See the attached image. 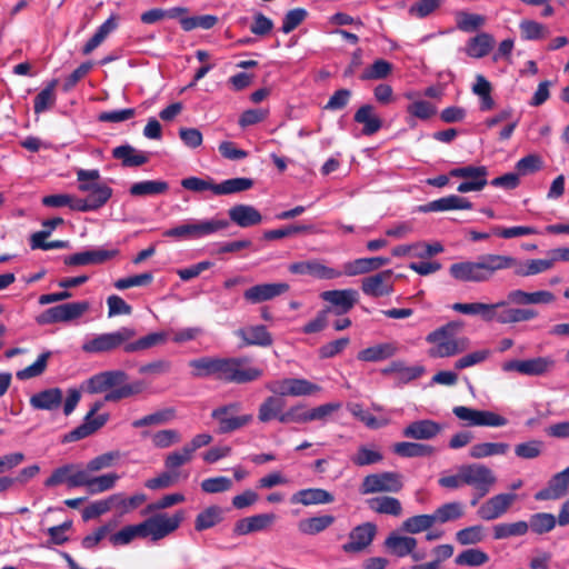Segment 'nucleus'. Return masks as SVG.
Instances as JSON below:
<instances>
[{
	"mask_svg": "<svg viewBox=\"0 0 569 569\" xmlns=\"http://www.w3.org/2000/svg\"><path fill=\"white\" fill-rule=\"evenodd\" d=\"M513 264L509 268H513V272L519 277H529L542 273L553 267V260L550 259H531L528 261H518L512 257Z\"/></svg>",
	"mask_w": 569,
	"mask_h": 569,
	"instance_id": "nucleus-39",
	"label": "nucleus"
},
{
	"mask_svg": "<svg viewBox=\"0 0 569 569\" xmlns=\"http://www.w3.org/2000/svg\"><path fill=\"white\" fill-rule=\"evenodd\" d=\"M513 264L511 256L483 254L477 261H461L452 263L450 276L462 282H485L492 278L495 272L509 269Z\"/></svg>",
	"mask_w": 569,
	"mask_h": 569,
	"instance_id": "nucleus-2",
	"label": "nucleus"
},
{
	"mask_svg": "<svg viewBox=\"0 0 569 569\" xmlns=\"http://www.w3.org/2000/svg\"><path fill=\"white\" fill-rule=\"evenodd\" d=\"M401 476L397 472L385 471L371 473L363 478L360 492L370 495L376 492H398L402 488Z\"/></svg>",
	"mask_w": 569,
	"mask_h": 569,
	"instance_id": "nucleus-11",
	"label": "nucleus"
},
{
	"mask_svg": "<svg viewBox=\"0 0 569 569\" xmlns=\"http://www.w3.org/2000/svg\"><path fill=\"white\" fill-rule=\"evenodd\" d=\"M112 189H100L96 194H88L84 199L70 196L68 207L80 212L94 211L103 207L112 197Z\"/></svg>",
	"mask_w": 569,
	"mask_h": 569,
	"instance_id": "nucleus-29",
	"label": "nucleus"
},
{
	"mask_svg": "<svg viewBox=\"0 0 569 569\" xmlns=\"http://www.w3.org/2000/svg\"><path fill=\"white\" fill-rule=\"evenodd\" d=\"M510 446L506 442H480L471 446L469 456L473 459H483L492 456L506 455Z\"/></svg>",
	"mask_w": 569,
	"mask_h": 569,
	"instance_id": "nucleus-48",
	"label": "nucleus"
},
{
	"mask_svg": "<svg viewBox=\"0 0 569 569\" xmlns=\"http://www.w3.org/2000/svg\"><path fill=\"white\" fill-rule=\"evenodd\" d=\"M538 317V312L533 309L522 308H506L498 312L496 310V317L493 321L501 325L517 323L529 321Z\"/></svg>",
	"mask_w": 569,
	"mask_h": 569,
	"instance_id": "nucleus-43",
	"label": "nucleus"
},
{
	"mask_svg": "<svg viewBox=\"0 0 569 569\" xmlns=\"http://www.w3.org/2000/svg\"><path fill=\"white\" fill-rule=\"evenodd\" d=\"M472 207V203L467 198L450 194L420 206L419 211L428 213L450 210H470Z\"/></svg>",
	"mask_w": 569,
	"mask_h": 569,
	"instance_id": "nucleus-24",
	"label": "nucleus"
},
{
	"mask_svg": "<svg viewBox=\"0 0 569 569\" xmlns=\"http://www.w3.org/2000/svg\"><path fill=\"white\" fill-rule=\"evenodd\" d=\"M127 378V373L122 370L104 371L90 378L89 389L91 392H103L124 385Z\"/></svg>",
	"mask_w": 569,
	"mask_h": 569,
	"instance_id": "nucleus-31",
	"label": "nucleus"
},
{
	"mask_svg": "<svg viewBox=\"0 0 569 569\" xmlns=\"http://www.w3.org/2000/svg\"><path fill=\"white\" fill-rule=\"evenodd\" d=\"M90 308L88 301H77L62 303L44 310L37 317L39 325H51L58 322H68L80 318Z\"/></svg>",
	"mask_w": 569,
	"mask_h": 569,
	"instance_id": "nucleus-8",
	"label": "nucleus"
},
{
	"mask_svg": "<svg viewBox=\"0 0 569 569\" xmlns=\"http://www.w3.org/2000/svg\"><path fill=\"white\" fill-rule=\"evenodd\" d=\"M383 546L390 555L398 558H405L413 551V548H417L418 541L412 536H405L397 531H392L386 538Z\"/></svg>",
	"mask_w": 569,
	"mask_h": 569,
	"instance_id": "nucleus-27",
	"label": "nucleus"
},
{
	"mask_svg": "<svg viewBox=\"0 0 569 569\" xmlns=\"http://www.w3.org/2000/svg\"><path fill=\"white\" fill-rule=\"evenodd\" d=\"M321 299L332 307L331 313L337 316L349 312L358 302L359 293L355 289L327 290L320 295Z\"/></svg>",
	"mask_w": 569,
	"mask_h": 569,
	"instance_id": "nucleus-18",
	"label": "nucleus"
},
{
	"mask_svg": "<svg viewBox=\"0 0 569 569\" xmlns=\"http://www.w3.org/2000/svg\"><path fill=\"white\" fill-rule=\"evenodd\" d=\"M146 389V385L142 380H136L130 383H124L120 387L112 388L104 396V401L116 402L124 398H129L141 393Z\"/></svg>",
	"mask_w": 569,
	"mask_h": 569,
	"instance_id": "nucleus-52",
	"label": "nucleus"
},
{
	"mask_svg": "<svg viewBox=\"0 0 569 569\" xmlns=\"http://www.w3.org/2000/svg\"><path fill=\"white\" fill-rule=\"evenodd\" d=\"M184 519V511L178 510L173 515L158 512L140 523L129 525L109 536L113 547L127 546L137 538L150 537L158 541L176 531Z\"/></svg>",
	"mask_w": 569,
	"mask_h": 569,
	"instance_id": "nucleus-1",
	"label": "nucleus"
},
{
	"mask_svg": "<svg viewBox=\"0 0 569 569\" xmlns=\"http://www.w3.org/2000/svg\"><path fill=\"white\" fill-rule=\"evenodd\" d=\"M352 416L365 423L370 429H379L389 425L390 419L386 417L376 418L368 410H365L361 405L355 403L349 408Z\"/></svg>",
	"mask_w": 569,
	"mask_h": 569,
	"instance_id": "nucleus-64",
	"label": "nucleus"
},
{
	"mask_svg": "<svg viewBox=\"0 0 569 569\" xmlns=\"http://www.w3.org/2000/svg\"><path fill=\"white\" fill-rule=\"evenodd\" d=\"M229 221L221 219L193 220L163 232L164 237L177 240H196L226 229Z\"/></svg>",
	"mask_w": 569,
	"mask_h": 569,
	"instance_id": "nucleus-5",
	"label": "nucleus"
},
{
	"mask_svg": "<svg viewBox=\"0 0 569 569\" xmlns=\"http://www.w3.org/2000/svg\"><path fill=\"white\" fill-rule=\"evenodd\" d=\"M58 80H51L33 99L34 113L40 114L49 110L56 103L54 89Z\"/></svg>",
	"mask_w": 569,
	"mask_h": 569,
	"instance_id": "nucleus-53",
	"label": "nucleus"
},
{
	"mask_svg": "<svg viewBox=\"0 0 569 569\" xmlns=\"http://www.w3.org/2000/svg\"><path fill=\"white\" fill-rule=\"evenodd\" d=\"M100 179V172L97 169L86 170L79 169L77 171V180L79 182L78 189L81 192H88L89 194H96L100 189H111L107 184L98 183Z\"/></svg>",
	"mask_w": 569,
	"mask_h": 569,
	"instance_id": "nucleus-45",
	"label": "nucleus"
},
{
	"mask_svg": "<svg viewBox=\"0 0 569 569\" xmlns=\"http://www.w3.org/2000/svg\"><path fill=\"white\" fill-rule=\"evenodd\" d=\"M237 336L243 340L246 346L269 347L273 342L271 333L263 325L241 328L237 331Z\"/></svg>",
	"mask_w": 569,
	"mask_h": 569,
	"instance_id": "nucleus-34",
	"label": "nucleus"
},
{
	"mask_svg": "<svg viewBox=\"0 0 569 569\" xmlns=\"http://www.w3.org/2000/svg\"><path fill=\"white\" fill-rule=\"evenodd\" d=\"M507 306L506 301H498L496 303H483V302H456L451 306V309L456 312L468 315V316H480L486 322L493 321L496 317V310Z\"/></svg>",
	"mask_w": 569,
	"mask_h": 569,
	"instance_id": "nucleus-20",
	"label": "nucleus"
},
{
	"mask_svg": "<svg viewBox=\"0 0 569 569\" xmlns=\"http://www.w3.org/2000/svg\"><path fill=\"white\" fill-rule=\"evenodd\" d=\"M377 526L373 522H363L351 529L348 542L341 546L346 553H359L366 550L377 536Z\"/></svg>",
	"mask_w": 569,
	"mask_h": 569,
	"instance_id": "nucleus-14",
	"label": "nucleus"
},
{
	"mask_svg": "<svg viewBox=\"0 0 569 569\" xmlns=\"http://www.w3.org/2000/svg\"><path fill=\"white\" fill-rule=\"evenodd\" d=\"M242 358H217L214 378L229 383H248L262 377L257 367L244 366Z\"/></svg>",
	"mask_w": 569,
	"mask_h": 569,
	"instance_id": "nucleus-4",
	"label": "nucleus"
},
{
	"mask_svg": "<svg viewBox=\"0 0 569 569\" xmlns=\"http://www.w3.org/2000/svg\"><path fill=\"white\" fill-rule=\"evenodd\" d=\"M112 157L122 162L123 167H139L148 162L146 153L138 151L130 144H122L112 150Z\"/></svg>",
	"mask_w": 569,
	"mask_h": 569,
	"instance_id": "nucleus-41",
	"label": "nucleus"
},
{
	"mask_svg": "<svg viewBox=\"0 0 569 569\" xmlns=\"http://www.w3.org/2000/svg\"><path fill=\"white\" fill-rule=\"evenodd\" d=\"M435 525V519L431 515H417L407 518L401 523V530L409 535H417L429 530Z\"/></svg>",
	"mask_w": 569,
	"mask_h": 569,
	"instance_id": "nucleus-58",
	"label": "nucleus"
},
{
	"mask_svg": "<svg viewBox=\"0 0 569 569\" xmlns=\"http://www.w3.org/2000/svg\"><path fill=\"white\" fill-rule=\"evenodd\" d=\"M369 507L377 513L399 517L402 513V506L399 499L390 496H380L369 500Z\"/></svg>",
	"mask_w": 569,
	"mask_h": 569,
	"instance_id": "nucleus-46",
	"label": "nucleus"
},
{
	"mask_svg": "<svg viewBox=\"0 0 569 569\" xmlns=\"http://www.w3.org/2000/svg\"><path fill=\"white\" fill-rule=\"evenodd\" d=\"M465 466L466 485L479 491L480 496H487L497 482L493 471L482 463H469Z\"/></svg>",
	"mask_w": 569,
	"mask_h": 569,
	"instance_id": "nucleus-13",
	"label": "nucleus"
},
{
	"mask_svg": "<svg viewBox=\"0 0 569 569\" xmlns=\"http://www.w3.org/2000/svg\"><path fill=\"white\" fill-rule=\"evenodd\" d=\"M253 186L251 178H231L214 186V196H226L249 190Z\"/></svg>",
	"mask_w": 569,
	"mask_h": 569,
	"instance_id": "nucleus-50",
	"label": "nucleus"
},
{
	"mask_svg": "<svg viewBox=\"0 0 569 569\" xmlns=\"http://www.w3.org/2000/svg\"><path fill=\"white\" fill-rule=\"evenodd\" d=\"M353 120L357 123L363 124L362 134L372 136L377 133L382 127V120L375 112V107L371 104L361 106L355 113Z\"/></svg>",
	"mask_w": 569,
	"mask_h": 569,
	"instance_id": "nucleus-37",
	"label": "nucleus"
},
{
	"mask_svg": "<svg viewBox=\"0 0 569 569\" xmlns=\"http://www.w3.org/2000/svg\"><path fill=\"white\" fill-rule=\"evenodd\" d=\"M389 263L390 259L385 257L358 258L343 263L341 274L343 273L348 277L366 274Z\"/></svg>",
	"mask_w": 569,
	"mask_h": 569,
	"instance_id": "nucleus-25",
	"label": "nucleus"
},
{
	"mask_svg": "<svg viewBox=\"0 0 569 569\" xmlns=\"http://www.w3.org/2000/svg\"><path fill=\"white\" fill-rule=\"evenodd\" d=\"M486 538L485 527L481 525L470 526L456 532L455 539L460 546H471L482 542Z\"/></svg>",
	"mask_w": 569,
	"mask_h": 569,
	"instance_id": "nucleus-59",
	"label": "nucleus"
},
{
	"mask_svg": "<svg viewBox=\"0 0 569 569\" xmlns=\"http://www.w3.org/2000/svg\"><path fill=\"white\" fill-rule=\"evenodd\" d=\"M63 401V393L60 388H49L41 390L30 397V406L34 410H58Z\"/></svg>",
	"mask_w": 569,
	"mask_h": 569,
	"instance_id": "nucleus-28",
	"label": "nucleus"
},
{
	"mask_svg": "<svg viewBox=\"0 0 569 569\" xmlns=\"http://www.w3.org/2000/svg\"><path fill=\"white\" fill-rule=\"evenodd\" d=\"M119 479V475L114 472L91 477L89 472L83 469L82 487H86L90 495H98L111 490Z\"/></svg>",
	"mask_w": 569,
	"mask_h": 569,
	"instance_id": "nucleus-35",
	"label": "nucleus"
},
{
	"mask_svg": "<svg viewBox=\"0 0 569 569\" xmlns=\"http://www.w3.org/2000/svg\"><path fill=\"white\" fill-rule=\"evenodd\" d=\"M517 499L516 493H499L485 501L477 510L480 519L491 521L503 516Z\"/></svg>",
	"mask_w": 569,
	"mask_h": 569,
	"instance_id": "nucleus-16",
	"label": "nucleus"
},
{
	"mask_svg": "<svg viewBox=\"0 0 569 569\" xmlns=\"http://www.w3.org/2000/svg\"><path fill=\"white\" fill-rule=\"evenodd\" d=\"M229 218L241 228L259 224L262 220L261 213L250 204H236L229 209Z\"/></svg>",
	"mask_w": 569,
	"mask_h": 569,
	"instance_id": "nucleus-36",
	"label": "nucleus"
},
{
	"mask_svg": "<svg viewBox=\"0 0 569 569\" xmlns=\"http://www.w3.org/2000/svg\"><path fill=\"white\" fill-rule=\"evenodd\" d=\"M392 270H383L366 277L361 281L362 292L371 298L390 296L393 292Z\"/></svg>",
	"mask_w": 569,
	"mask_h": 569,
	"instance_id": "nucleus-17",
	"label": "nucleus"
},
{
	"mask_svg": "<svg viewBox=\"0 0 569 569\" xmlns=\"http://www.w3.org/2000/svg\"><path fill=\"white\" fill-rule=\"evenodd\" d=\"M398 351L395 342L378 343L358 352L357 359L363 362H378L393 357Z\"/></svg>",
	"mask_w": 569,
	"mask_h": 569,
	"instance_id": "nucleus-38",
	"label": "nucleus"
},
{
	"mask_svg": "<svg viewBox=\"0 0 569 569\" xmlns=\"http://www.w3.org/2000/svg\"><path fill=\"white\" fill-rule=\"evenodd\" d=\"M555 360L552 357H536L523 360H508L501 365V369L505 372H518L522 376L540 377L551 371L555 367Z\"/></svg>",
	"mask_w": 569,
	"mask_h": 569,
	"instance_id": "nucleus-9",
	"label": "nucleus"
},
{
	"mask_svg": "<svg viewBox=\"0 0 569 569\" xmlns=\"http://www.w3.org/2000/svg\"><path fill=\"white\" fill-rule=\"evenodd\" d=\"M118 254V250L92 249L70 254L64 258L68 266L101 264Z\"/></svg>",
	"mask_w": 569,
	"mask_h": 569,
	"instance_id": "nucleus-23",
	"label": "nucleus"
},
{
	"mask_svg": "<svg viewBox=\"0 0 569 569\" xmlns=\"http://www.w3.org/2000/svg\"><path fill=\"white\" fill-rule=\"evenodd\" d=\"M168 333L164 331L151 332L136 341H128L124 345V352L133 353L142 350L150 349L157 345L163 343L167 340Z\"/></svg>",
	"mask_w": 569,
	"mask_h": 569,
	"instance_id": "nucleus-49",
	"label": "nucleus"
},
{
	"mask_svg": "<svg viewBox=\"0 0 569 569\" xmlns=\"http://www.w3.org/2000/svg\"><path fill=\"white\" fill-rule=\"evenodd\" d=\"M103 401H96L92 403L90 410L86 415L83 422L64 435L63 442H73L81 439H84L89 437L90 435L94 433L97 430H99L101 427L106 425L108 421V415H98L96 413L102 408Z\"/></svg>",
	"mask_w": 569,
	"mask_h": 569,
	"instance_id": "nucleus-12",
	"label": "nucleus"
},
{
	"mask_svg": "<svg viewBox=\"0 0 569 569\" xmlns=\"http://www.w3.org/2000/svg\"><path fill=\"white\" fill-rule=\"evenodd\" d=\"M137 336V331L130 327H121L113 332L96 335L87 339L82 350L87 353L109 352L124 345Z\"/></svg>",
	"mask_w": 569,
	"mask_h": 569,
	"instance_id": "nucleus-6",
	"label": "nucleus"
},
{
	"mask_svg": "<svg viewBox=\"0 0 569 569\" xmlns=\"http://www.w3.org/2000/svg\"><path fill=\"white\" fill-rule=\"evenodd\" d=\"M569 489V467L553 475L546 488L535 495L536 500H556L567 495Z\"/></svg>",
	"mask_w": 569,
	"mask_h": 569,
	"instance_id": "nucleus-22",
	"label": "nucleus"
},
{
	"mask_svg": "<svg viewBox=\"0 0 569 569\" xmlns=\"http://www.w3.org/2000/svg\"><path fill=\"white\" fill-rule=\"evenodd\" d=\"M529 531L527 521L520 520L512 523H498L493 527V538L496 540L507 539L511 537H521Z\"/></svg>",
	"mask_w": 569,
	"mask_h": 569,
	"instance_id": "nucleus-55",
	"label": "nucleus"
},
{
	"mask_svg": "<svg viewBox=\"0 0 569 569\" xmlns=\"http://www.w3.org/2000/svg\"><path fill=\"white\" fill-rule=\"evenodd\" d=\"M442 430L440 423L425 419L409 423L403 430L402 435L406 438L416 440H430L438 436Z\"/></svg>",
	"mask_w": 569,
	"mask_h": 569,
	"instance_id": "nucleus-30",
	"label": "nucleus"
},
{
	"mask_svg": "<svg viewBox=\"0 0 569 569\" xmlns=\"http://www.w3.org/2000/svg\"><path fill=\"white\" fill-rule=\"evenodd\" d=\"M393 66L385 59H377L360 74L362 81L382 80L392 72Z\"/></svg>",
	"mask_w": 569,
	"mask_h": 569,
	"instance_id": "nucleus-60",
	"label": "nucleus"
},
{
	"mask_svg": "<svg viewBox=\"0 0 569 569\" xmlns=\"http://www.w3.org/2000/svg\"><path fill=\"white\" fill-rule=\"evenodd\" d=\"M223 519V510L219 506H210L199 512L194 520V529L199 532L210 529Z\"/></svg>",
	"mask_w": 569,
	"mask_h": 569,
	"instance_id": "nucleus-47",
	"label": "nucleus"
},
{
	"mask_svg": "<svg viewBox=\"0 0 569 569\" xmlns=\"http://www.w3.org/2000/svg\"><path fill=\"white\" fill-rule=\"evenodd\" d=\"M489 561L487 552L477 548L461 551L455 559L457 566L480 567Z\"/></svg>",
	"mask_w": 569,
	"mask_h": 569,
	"instance_id": "nucleus-62",
	"label": "nucleus"
},
{
	"mask_svg": "<svg viewBox=\"0 0 569 569\" xmlns=\"http://www.w3.org/2000/svg\"><path fill=\"white\" fill-rule=\"evenodd\" d=\"M452 412L469 427H502L508 423L505 417L489 410H477L465 406H457L452 409Z\"/></svg>",
	"mask_w": 569,
	"mask_h": 569,
	"instance_id": "nucleus-10",
	"label": "nucleus"
},
{
	"mask_svg": "<svg viewBox=\"0 0 569 569\" xmlns=\"http://www.w3.org/2000/svg\"><path fill=\"white\" fill-rule=\"evenodd\" d=\"M463 516L462 505L458 501L447 502L438 507L432 517L435 519V523H446L449 521H455L460 519Z\"/></svg>",
	"mask_w": 569,
	"mask_h": 569,
	"instance_id": "nucleus-56",
	"label": "nucleus"
},
{
	"mask_svg": "<svg viewBox=\"0 0 569 569\" xmlns=\"http://www.w3.org/2000/svg\"><path fill=\"white\" fill-rule=\"evenodd\" d=\"M147 500V496L142 492L136 493L129 498H126L122 493H114L109 496V502L111 509H118L121 513L129 512L137 509Z\"/></svg>",
	"mask_w": 569,
	"mask_h": 569,
	"instance_id": "nucleus-51",
	"label": "nucleus"
},
{
	"mask_svg": "<svg viewBox=\"0 0 569 569\" xmlns=\"http://www.w3.org/2000/svg\"><path fill=\"white\" fill-rule=\"evenodd\" d=\"M293 274H309L318 279H335L341 276V271L327 267L318 260L298 261L289 266Z\"/></svg>",
	"mask_w": 569,
	"mask_h": 569,
	"instance_id": "nucleus-21",
	"label": "nucleus"
},
{
	"mask_svg": "<svg viewBox=\"0 0 569 569\" xmlns=\"http://www.w3.org/2000/svg\"><path fill=\"white\" fill-rule=\"evenodd\" d=\"M218 357H201L189 361V367L192 369L191 375L193 378H208L214 377L216 365Z\"/></svg>",
	"mask_w": 569,
	"mask_h": 569,
	"instance_id": "nucleus-61",
	"label": "nucleus"
},
{
	"mask_svg": "<svg viewBox=\"0 0 569 569\" xmlns=\"http://www.w3.org/2000/svg\"><path fill=\"white\" fill-rule=\"evenodd\" d=\"M284 402L281 398L276 396L267 397L259 406L258 420L262 423L270 422L276 419L280 422V417L283 415Z\"/></svg>",
	"mask_w": 569,
	"mask_h": 569,
	"instance_id": "nucleus-40",
	"label": "nucleus"
},
{
	"mask_svg": "<svg viewBox=\"0 0 569 569\" xmlns=\"http://www.w3.org/2000/svg\"><path fill=\"white\" fill-rule=\"evenodd\" d=\"M83 469L76 463H66L56 468L51 476L44 480V487L53 488L66 485L68 488L82 487Z\"/></svg>",
	"mask_w": 569,
	"mask_h": 569,
	"instance_id": "nucleus-15",
	"label": "nucleus"
},
{
	"mask_svg": "<svg viewBox=\"0 0 569 569\" xmlns=\"http://www.w3.org/2000/svg\"><path fill=\"white\" fill-rule=\"evenodd\" d=\"M462 328L463 322L455 320L428 333L426 341L433 345L428 351L429 356L432 358H448L466 351L469 347V340L456 337Z\"/></svg>",
	"mask_w": 569,
	"mask_h": 569,
	"instance_id": "nucleus-3",
	"label": "nucleus"
},
{
	"mask_svg": "<svg viewBox=\"0 0 569 569\" xmlns=\"http://www.w3.org/2000/svg\"><path fill=\"white\" fill-rule=\"evenodd\" d=\"M335 521L336 517L332 515H319L300 519L297 528L303 536H317L330 528Z\"/></svg>",
	"mask_w": 569,
	"mask_h": 569,
	"instance_id": "nucleus-33",
	"label": "nucleus"
},
{
	"mask_svg": "<svg viewBox=\"0 0 569 569\" xmlns=\"http://www.w3.org/2000/svg\"><path fill=\"white\" fill-rule=\"evenodd\" d=\"M393 452L400 457L415 458V457H430L435 455V447L420 442H397L392 448Z\"/></svg>",
	"mask_w": 569,
	"mask_h": 569,
	"instance_id": "nucleus-44",
	"label": "nucleus"
},
{
	"mask_svg": "<svg viewBox=\"0 0 569 569\" xmlns=\"http://www.w3.org/2000/svg\"><path fill=\"white\" fill-rule=\"evenodd\" d=\"M493 44V37L487 32H481L468 41L466 53L471 58L480 59L492 50Z\"/></svg>",
	"mask_w": 569,
	"mask_h": 569,
	"instance_id": "nucleus-42",
	"label": "nucleus"
},
{
	"mask_svg": "<svg viewBox=\"0 0 569 569\" xmlns=\"http://www.w3.org/2000/svg\"><path fill=\"white\" fill-rule=\"evenodd\" d=\"M240 410L241 403L233 401L211 411V418L218 422L219 433H231L252 422L253 416L251 413L238 415Z\"/></svg>",
	"mask_w": 569,
	"mask_h": 569,
	"instance_id": "nucleus-7",
	"label": "nucleus"
},
{
	"mask_svg": "<svg viewBox=\"0 0 569 569\" xmlns=\"http://www.w3.org/2000/svg\"><path fill=\"white\" fill-rule=\"evenodd\" d=\"M290 501L291 503H300L302 506H317L331 503L335 501V497L321 488H307L295 492Z\"/></svg>",
	"mask_w": 569,
	"mask_h": 569,
	"instance_id": "nucleus-32",
	"label": "nucleus"
},
{
	"mask_svg": "<svg viewBox=\"0 0 569 569\" xmlns=\"http://www.w3.org/2000/svg\"><path fill=\"white\" fill-rule=\"evenodd\" d=\"M557 518L552 513L538 512L533 513L529 521V529L537 535L550 532L557 525Z\"/></svg>",
	"mask_w": 569,
	"mask_h": 569,
	"instance_id": "nucleus-63",
	"label": "nucleus"
},
{
	"mask_svg": "<svg viewBox=\"0 0 569 569\" xmlns=\"http://www.w3.org/2000/svg\"><path fill=\"white\" fill-rule=\"evenodd\" d=\"M289 288L286 282L259 283L247 289L243 292V298L252 305L261 303L288 292Z\"/></svg>",
	"mask_w": 569,
	"mask_h": 569,
	"instance_id": "nucleus-19",
	"label": "nucleus"
},
{
	"mask_svg": "<svg viewBox=\"0 0 569 569\" xmlns=\"http://www.w3.org/2000/svg\"><path fill=\"white\" fill-rule=\"evenodd\" d=\"M169 184L161 180H144L133 183L130 187V194L133 197L152 196L166 192Z\"/></svg>",
	"mask_w": 569,
	"mask_h": 569,
	"instance_id": "nucleus-54",
	"label": "nucleus"
},
{
	"mask_svg": "<svg viewBox=\"0 0 569 569\" xmlns=\"http://www.w3.org/2000/svg\"><path fill=\"white\" fill-rule=\"evenodd\" d=\"M276 520L274 513H259L242 518L234 525L233 532L237 536H246L252 532L268 529Z\"/></svg>",
	"mask_w": 569,
	"mask_h": 569,
	"instance_id": "nucleus-26",
	"label": "nucleus"
},
{
	"mask_svg": "<svg viewBox=\"0 0 569 569\" xmlns=\"http://www.w3.org/2000/svg\"><path fill=\"white\" fill-rule=\"evenodd\" d=\"M382 459L383 456L376 446H360L350 458L351 462L358 467L376 465L382 461Z\"/></svg>",
	"mask_w": 569,
	"mask_h": 569,
	"instance_id": "nucleus-57",
	"label": "nucleus"
}]
</instances>
